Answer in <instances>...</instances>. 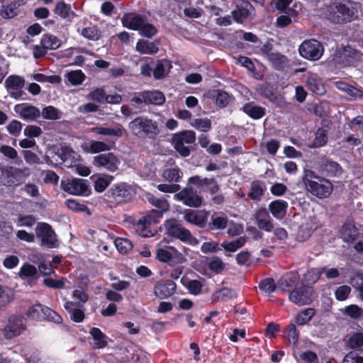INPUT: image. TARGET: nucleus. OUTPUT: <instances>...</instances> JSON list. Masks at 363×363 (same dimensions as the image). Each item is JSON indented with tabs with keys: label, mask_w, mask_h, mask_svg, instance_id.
Masks as SVG:
<instances>
[{
	"label": "nucleus",
	"mask_w": 363,
	"mask_h": 363,
	"mask_svg": "<svg viewBox=\"0 0 363 363\" xmlns=\"http://www.w3.org/2000/svg\"><path fill=\"white\" fill-rule=\"evenodd\" d=\"M259 288L265 293L271 294L276 290L277 286L272 278H266L259 283Z\"/></svg>",
	"instance_id": "nucleus-56"
},
{
	"label": "nucleus",
	"mask_w": 363,
	"mask_h": 363,
	"mask_svg": "<svg viewBox=\"0 0 363 363\" xmlns=\"http://www.w3.org/2000/svg\"><path fill=\"white\" fill-rule=\"evenodd\" d=\"M26 329V320L22 315H11L5 327L6 337L12 338L18 336Z\"/></svg>",
	"instance_id": "nucleus-17"
},
{
	"label": "nucleus",
	"mask_w": 363,
	"mask_h": 363,
	"mask_svg": "<svg viewBox=\"0 0 363 363\" xmlns=\"http://www.w3.org/2000/svg\"><path fill=\"white\" fill-rule=\"evenodd\" d=\"M306 86L311 92L320 96L326 91L322 79L317 74H312L307 78Z\"/></svg>",
	"instance_id": "nucleus-29"
},
{
	"label": "nucleus",
	"mask_w": 363,
	"mask_h": 363,
	"mask_svg": "<svg viewBox=\"0 0 363 363\" xmlns=\"http://www.w3.org/2000/svg\"><path fill=\"white\" fill-rule=\"evenodd\" d=\"M320 18L335 24H345L354 19V12L346 4L336 0L325 4L319 9Z\"/></svg>",
	"instance_id": "nucleus-2"
},
{
	"label": "nucleus",
	"mask_w": 363,
	"mask_h": 363,
	"mask_svg": "<svg viewBox=\"0 0 363 363\" xmlns=\"http://www.w3.org/2000/svg\"><path fill=\"white\" fill-rule=\"evenodd\" d=\"M180 169L178 167L165 169L163 177L169 182H178L181 178Z\"/></svg>",
	"instance_id": "nucleus-54"
},
{
	"label": "nucleus",
	"mask_w": 363,
	"mask_h": 363,
	"mask_svg": "<svg viewBox=\"0 0 363 363\" xmlns=\"http://www.w3.org/2000/svg\"><path fill=\"white\" fill-rule=\"evenodd\" d=\"M191 125L202 132H208L212 128L211 121L207 118H195L191 122Z\"/></svg>",
	"instance_id": "nucleus-50"
},
{
	"label": "nucleus",
	"mask_w": 363,
	"mask_h": 363,
	"mask_svg": "<svg viewBox=\"0 0 363 363\" xmlns=\"http://www.w3.org/2000/svg\"><path fill=\"white\" fill-rule=\"evenodd\" d=\"M194 187L199 189L200 191L204 189V187H208V192L213 195L220 189L215 178H201L199 175H194L189 178L186 186L179 191L175 195L177 199L182 201L183 203L191 208H198L203 203V198L200 196L197 190Z\"/></svg>",
	"instance_id": "nucleus-1"
},
{
	"label": "nucleus",
	"mask_w": 363,
	"mask_h": 363,
	"mask_svg": "<svg viewBox=\"0 0 363 363\" xmlns=\"http://www.w3.org/2000/svg\"><path fill=\"white\" fill-rule=\"evenodd\" d=\"M256 90L259 94L270 101H272L274 96L272 88L268 84H259Z\"/></svg>",
	"instance_id": "nucleus-62"
},
{
	"label": "nucleus",
	"mask_w": 363,
	"mask_h": 363,
	"mask_svg": "<svg viewBox=\"0 0 363 363\" xmlns=\"http://www.w3.org/2000/svg\"><path fill=\"white\" fill-rule=\"evenodd\" d=\"M46 306L41 303H35L30 306L26 312V315L28 318L36 320H45L44 311Z\"/></svg>",
	"instance_id": "nucleus-32"
},
{
	"label": "nucleus",
	"mask_w": 363,
	"mask_h": 363,
	"mask_svg": "<svg viewBox=\"0 0 363 363\" xmlns=\"http://www.w3.org/2000/svg\"><path fill=\"white\" fill-rule=\"evenodd\" d=\"M228 218L225 216H212L211 221L208 222L207 229L208 230H224L228 226Z\"/></svg>",
	"instance_id": "nucleus-42"
},
{
	"label": "nucleus",
	"mask_w": 363,
	"mask_h": 363,
	"mask_svg": "<svg viewBox=\"0 0 363 363\" xmlns=\"http://www.w3.org/2000/svg\"><path fill=\"white\" fill-rule=\"evenodd\" d=\"M40 43L44 45L47 50H56L61 45V40L50 33L44 34L40 40Z\"/></svg>",
	"instance_id": "nucleus-38"
},
{
	"label": "nucleus",
	"mask_w": 363,
	"mask_h": 363,
	"mask_svg": "<svg viewBox=\"0 0 363 363\" xmlns=\"http://www.w3.org/2000/svg\"><path fill=\"white\" fill-rule=\"evenodd\" d=\"M138 31L140 35L147 38H152L158 32L157 28L153 24L145 23V21Z\"/></svg>",
	"instance_id": "nucleus-51"
},
{
	"label": "nucleus",
	"mask_w": 363,
	"mask_h": 363,
	"mask_svg": "<svg viewBox=\"0 0 363 363\" xmlns=\"http://www.w3.org/2000/svg\"><path fill=\"white\" fill-rule=\"evenodd\" d=\"M236 9L232 11L231 14L234 21L238 23H242L243 20L247 19L254 7L247 0H236Z\"/></svg>",
	"instance_id": "nucleus-20"
},
{
	"label": "nucleus",
	"mask_w": 363,
	"mask_h": 363,
	"mask_svg": "<svg viewBox=\"0 0 363 363\" xmlns=\"http://www.w3.org/2000/svg\"><path fill=\"white\" fill-rule=\"evenodd\" d=\"M351 292V288L347 285H342L336 289L335 296L337 301H342L348 298Z\"/></svg>",
	"instance_id": "nucleus-61"
},
{
	"label": "nucleus",
	"mask_w": 363,
	"mask_h": 363,
	"mask_svg": "<svg viewBox=\"0 0 363 363\" xmlns=\"http://www.w3.org/2000/svg\"><path fill=\"white\" fill-rule=\"evenodd\" d=\"M298 50L303 58L309 60L320 59L323 52L321 43L316 40L303 41L299 46Z\"/></svg>",
	"instance_id": "nucleus-13"
},
{
	"label": "nucleus",
	"mask_w": 363,
	"mask_h": 363,
	"mask_svg": "<svg viewBox=\"0 0 363 363\" xmlns=\"http://www.w3.org/2000/svg\"><path fill=\"white\" fill-rule=\"evenodd\" d=\"M93 164L95 167H101L110 172H116L121 164V160L113 152L102 153L94 157Z\"/></svg>",
	"instance_id": "nucleus-15"
},
{
	"label": "nucleus",
	"mask_w": 363,
	"mask_h": 363,
	"mask_svg": "<svg viewBox=\"0 0 363 363\" xmlns=\"http://www.w3.org/2000/svg\"><path fill=\"white\" fill-rule=\"evenodd\" d=\"M340 234L345 242H353L359 238V232L353 221L347 220L341 227Z\"/></svg>",
	"instance_id": "nucleus-24"
},
{
	"label": "nucleus",
	"mask_w": 363,
	"mask_h": 363,
	"mask_svg": "<svg viewBox=\"0 0 363 363\" xmlns=\"http://www.w3.org/2000/svg\"><path fill=\"white\" fill-rule=\"evenodd\" d=\"M136 194V189L127 182L114 184L105 193L106 201L114 207L130 203Z\"/></svg>",
	"instance_id": "nucleus-4"
},
{
	"label": "nucleus",
	"mask_w": 363,
	"mask_h": 363,
	"mask_svg": "<svg viewBox=\"0 0 363 363\" xmlns=\"http://www.w3.org/2000/svg\"><path fill=\"white\" fill-rule=\"evenodd\" d=\"M80 35L87 40L97 41L101 37V31L96 25L90 23L89 26L81 30Z\"/></svg>",
	"instance_id": "nucleus-36"
},
{
	"label": "nucleus",
	"mask_w": 363,
	"mask_h": 363,
	"mask_svg": "<svg viewBox=\"0 0 363 363\" xmlns=\"http://www.w3.org/2000/svg\"><path fill=\"white\" fill-rule=\"evenodd\" d=\"M302 182L306 191L318 199L328 198L333 190V185L328 179L318 176L311 169H304Z\"/></svg>",
	"instance_id": "nucleus-3"
},
{
	"label": "nucleus",
	"mask_w": 363,
	"mask_h": 363,
	"mask_svg": "<svg viewBox=\"0 0 363 363\" xmlns=\"http://www.w3.org/2000/svg\"><path fill=\"white\" fill-rule=\"evenodd\" d=\"M18 276L22 279L33 278L35 280L39 277L37 268L30 264L25 263L20 269Z\"/></svg>",
	"instance_id": "nucleus-41"
},
{
	"label": "nucleus",
	"mask_w": 363,
	"mask_h": 363,
	"mask_svg": "<svg viewBox=\"0 0 363 363\" xmlns=\"http://www.w3.org/2000/svg\"><path fill=\"white\" fill-rule=\"evenodd\" d=\"M177 285L171 279H167L156 285L154 288V293L160 299L166 298L173 295L176 291Z\"/></svg>",
	"instance_id": "nucleus-26"
},
{
	"label": "nucleus",
	"mask_w": 363,
	"mask_h": 363,
	"mask_svg": "<svg viewBox=\"0 0 363 363\" xmlns=\"http://www.w3.org/2000/svg\"><path fill=\"white\" fill-rule=\"evenodd\" d=\"M111 146L102 141H91L89 145V152L92 154H96L111 150Z\"/></svg>",
	"instance_id": "nucleus-57"
},
{
	"label": "nucleus",
	"mask_w": 363,
	"mask_h": 363,
	"mask_svg": "<svg viewBox=\"0 0 363 363\" xmlns=\"http://www.w3.org/2000/svg\"><path fill=\"white\" fill-rule=\"evenodd\" d=\"M286 333L288 340L290 343H292L294 345L298 342L299 333H298L295 324L290 323L287 326Z\"/></svg>",
	"instance_id": "nucleus-59"
},
{
	"label": "nucleus",
	"mask_w": 363,
	"mask_h": 363,
	"mask_svg": "<svg viewBox=\"0 0 363 363\" xmlns=\"http://www.w3.org/2000/svg\"><path fill=\"white\" fill-rule=\"evenodd\" d=\"M167 235L191 246L199 245V240L193 236L191 231L183 226L177 220L171 218L166 220L164 224Z\"/></svg>",
	"instance_id": "nucleus-6"
},
{
	"label": "nucleus",
	"mask_w": 363,
	"mask_h": 363,
	"mask_svg": "<svg viewBox=\"0 0 363 363\" xmlns=\"http://www.w3.org/2000/svg\"><path fill=\"white\" fill-rule=\"evenodd\" d=\"M265 191L264 183L260 181H253L251 183L248 197L253 201H259Z\"/></svg>",
	"instance_id": "nucleus-35"
},
{
	"label": "nucleus",
	"mask_w": 363,
	"mask_h": 363,
	"mask_svg": "<svg viewBox=\"0 0 363 363\" xmlns=\"http://www.w3.org/2000/svg\"><path fill=\"white\" fill-rule=\"evenodd\" d=\"M196 133L191 130H184L174 133L171 138L170 143L175 151L182 157H189L192 148L186 145L194 144L196 145Z\"/></svg>",
	"instance_id": "nucleus-7"
},
{
	"label": "nucleus",
	"mask_w": 363,
	"mask_h": 363,
	"mask_svg": "<svg viewBox=\"0 0 363 363\" xmlns=\"http://www.w3.org/2000/svg\"><path fill=\"white\" fill-rule=\"evenodd\" d=\"M260 53L272 63L274 69L277 71H284L288 66L287 57L279 52H274L273 45L270 43L264 44L260 49Z\"/></svg>",
	"instance_id": "nucleus-8"
},
{
	"label": "nucleus",
	"mask_w": 363,
	"mask_h": 363,
	"mask_svg": "<svg viewBox=\"0 0 363 363\" xmlns=\"http://www.w3.org/2000/svg\"><path fill=\"white\" fill-rule=\"evenodd\" d=\"M184 220L190 225L199 228H206L208 224L209 212L206 210L185 209L182 212Z\"/></svg>",
	"instance_id": "nucleus-14"
},
{
	"label": "nucleus",
	"mask_w": 363,
	"mask_h": 363,
	"mask_svg": "<svg viewBox=\"0 0 363 363\" xmlns=\"http://www.w3.org/2000/svg\"><path fill=\"white\" fill-rule=\"evenodd\" d=\"M53 12L61 18L67 19L69 21L76 16V13L72 10L71 5L65 3L63 0L56 3Z\"/></svg>",
	"instance_id": "nucleus-28"
},
{
	"label": "nucleus",
	"mask_w": 363,
	"mask_h": 363,
	"mask_svg": "<svg viewBox=\"0 0 363 363\" xmlns=\"http://www.w3.org/2000/svg\"><path fill=\"white\" fill-rule=\"evenodd\" d=\"M43 133V130L40 126L36 125H28L24 128L23 134L28 138H38Z\"/></svg>",
	"instance_id": "nucleus-58"
},
{
	"label": "nucleus",
	"mask_w": 363,
	"mask_h": 363,
	"mask_svg": "<svg viewBox=\"0 0 363 363\" xmlns=\"http://www.w3.org/2000/svg\"><path fill=\"white\" fill-rule=\"evenodd\" d=\"M91 132L98 135H113L117 138H121L123 136V130L121 127L116 128H105L101 126L93 127L91 129Z\"/></svg>",
	"instance_id": "nucleus-37"
},
{
	"label": "nucleus",
	"mask_w": 363,
	"mask_h": 363,
	"mask_svg": "<svg viewBox=\"0 0 363 363\" xmlns=\"http://www.w3.org/2000/svg\"><path fill=\"white\" fill-rule=\"evenodd\" d=\"M113 179L114 177L110 174H103L99 177L94 182V190L98 193L104 191Z\"/></svg>",
	"instance_id": "nucleus-44"
},
{
	"label": "nucleus",
	"mask_w": 363,
	"mask_h": 363,
	"mask_svg": "<svg viewBox=\"0 0 363 363\" xmlns=\"http://www.w3.org/2000/svg\"><path fill=\"white\" fill-rule=\"evenodd\" d=\"M315 315V310L313 308H308L296 315L295 322L298 325L308 323Z\"/></svg>",
	"instance_id": "nucleus-43"
},
{
	"label": "nucleus",
	"mask_w": 363,
	"mask_h": 363,
	"mask_svg": "<svg viewBox=\"0 0 363 363\" xmlns=\"http://www.w3.org/2000/svg\"><path fill=\"white\" fill-rule=\"evenodd\" d=\"M342 363H363V357L356 351H351L345 356Z\"/></svg>",
	"instance_id": "nucleus-64"
},
{
	"label": "nucleus",
	"mask_w": 363,
	"mask_h": 363,
	"mask_svg": "<svg viewBox=\"0 0 363 363\" xmlns=\"http://www.w3.org/2000/svg\"><path fill=\"white\" fill-rule=\"evenodd\" d=\"M240 110L254 120L260 119L266 114L265 108L255 105L253 101L245 104Z\"/></svg>",
	"instance_id": "nucleus-27"
},
{
	"label": "nucleus",
	"mask_w": 363,
	"mask_h": 363,
	"mask_svg": "<svg viewBox=\"0 0 363 363\" xmlns=\"http://www.w3.org/2000/svg\"><path fill=\"white\" fill-rule=\"evenodd\" d=\"M149 201L157 209H152L147 213L150 216V220L154 223V224H157L160 222V220L162 218L164 213L169 210V204L166 199H158L154 196L150 198Z\"/></svg>",
	"instance_id": "nucleus-19"
},
{
	"label": "nucleus",
	"mask_w": 363,
	"mask_h": 363,
	"mask_svg": "<svg viewBox=\"0 0 363 363\" xmlns=\"http://www.w3.org/2000/svg\"><path fill=\"white\" fill-rule=\"evenodd\" d=\"M351 285L358 291L360 297L363 301V274H356L350 281Z\"/></svg>",
	"instance_id": "nucleus-60"
},
{
	"label": "nucleus",
	"mask_w": 363,
	"mask_h": 363,
	"mask_svg": "<svg viewBox=\"0 0 363 363\" xmlns=\"http://www.w3.org/2000/svg\"><path fill=\"white\" fill-rule=\"evenodd\" d=\"M257 227L266 232H272L274 229L273 220L266 208L257 209L254 214Z\"/></svg>",
	"instance_id": "nucleus-22"
},
{
	"label": "nucleus",
	"mask_w": 363,
	"mask_h": 363,
	"mask_svg": "<svg viewBox=\"0 0 363 363\" xmlns=\"http://www.w3.org/2000/svg\"><path fill=\"white\" fill-rule=\"evenodd\" d=\"M25 84L26 80L24 77L16 74L9 75L4 82L5 89L9 96L16 100L26 99L23 97L24 95H26L23 91Z\"/></svg>",
	"instance_id": "nucleus-9"
},
{
	"label": "nucleus",
	"mask_w": 363,
	"mask_h": 363,
	"mask_svg": "<svg viewBox=\"0 0 363 363\" xmlns=\"http://www.w3.org/2000/svg\"><path fill=\"white\" fill-rule=\"evenodd\" d=\"M289 299L298 306L310 304L312 302L311 291L305 286L293 289L289 294Z\"/></svg>",
	"instance_id": "nucleus-23"
},
{
	"label": "nucleus",
	"mask_w": 363,
	"mask_h": 363,
	"mask_svg": "<svg viewBox=\"0 0 363 363\" xmlns=\"http://www.w3.org/2000/svg\"><path fill=\"white\" fill-rule=\"evenodd\" d=\"M60 186L65 192L73 195L88 196L91 192L88 181L83 179L74 178L71 181L62 179Z\"/></svg>",
	"instance_id": "nucleus-11"
},
{
	"label": "nucleus",
	"mask_w": 363,
	"mask_h": 363,
	"mask_svg": "<svg viewBox=\"0 0 363 363\" xmlns=\"http://www.w3.org/2000/svg\"><path fill=\"white\" fill-rule=\"evenodd\" d=\"M214 97L216 106L220 108L225 107L230 102V95L223 90H217L216 95Z\"/></svg>",
	"instance_id": "nucleus-55"
},
{
	"label": "nucleus",
	"mask_w": 363,
	"mask_h": 363,
	"mask_svg": "<svg viewBox=\"0 0 363 363\" xmlns=\"http://www.w3.org/2000/svg\"><path fill=\"white\" fill-rule=\"evenodd\" d=\"M299 281V276L297 272H291L284 275L279 280V284L283 288L291 289L296 286Z\"/></svg>",
	"instance_id": "nucleus-39"
},
{
	"label": "nucleus",
	"mask_w": 363,
	"mask_h": 363,
	"mask_svg": "<svg viewBox=\"0 0 363 363\" xmlns=\"http://www.w3.org/2000/svg\"><path fill=\"white\" fill-rule=\"evenodd\" d=\"M14 111L20 118L27 121H35L40 116V109L31 104L23 103L16 104Z\"/></svg>",
	"instance_id": "nucleus-21"
},
{
	"label": "nucleus",
	"mask_w": 363,
	"mask_h": 363,
	"mask_svg": "<svg viewBox=\"0 0 363 363\" xmlns=\"http://www.w3.org/2000/svg\"><path fill=\"white\" fill-rule=\"evenodd\" d=\"M235 298H237L236 291L234 289L228 287H223L222 289L216 291L212 296L213 301H220L222 302H225Z\"/></svg>",
	"instance_id": "nucleus-33"
},
{
	"label": "nucleus",
	"mask_w": 363,
	"mask_h": 363,
	"mask_svg": "<svg viewBox=\"0 0 363 363\" xmlns=\"http://www.w3.org/2000/svg\"><path fill=\"white\" fill-rule=\"evenodd\" d=\"M136 50L141 54H155L159 51L155 43L139 40L136 44Z\"/></svg>",
	"instance_id": "nucleus-40"
},
{
	"label": "nucleus",
	"mask_w": 363,
	"mask_h": 363,
	"mask_svg": "<svg viewBox=\"0 0 363 363\" xmlns=\"http://www.w3.org/2000/svg\"><path fill=\"white\" fill-rule=\"evenodd\" d=\"M89 334L94 340V349H103L108 345V337L99 328H91Z\"/></svg>",
	"instance_id": "nucleus-31"
},
{
	"label": "nucleus",
	"mask_w": 363,
	"mask_h": 363,
	"mask_svg": "<svg viewBox=\"0 0 363 363\" xmlns=\"http://www.w3.org/2000/svg\"><path fill=\"white\" fill-rule=\"evenodd\" d=\"M40 113L42 117L45 120L56 121L61 118V112L52 106H45Z\"/></svg>",
	"instance_id": "nucleus-47"
},
{
	"label": "nucleus",
	"mask_w": 363,
	"mask_h": 363,
	"mask_svg": "<svg viewBox=\"0 0 363 363\" xmlns=\"http://www.w3.org/2000/svg\"><path fill=\"white\" fill-rule=\"evenodd\" d=\"M317 170L325 177H337L341 174L342 167L337 162L329 158L323 157L315 162Z\"/></svg>",
	"instance_id": "nucleus-18"
},
{
	"label": "nucleus",
	"mask_w": 363,
	"mask_h": 363,
	"mask_svg": "<svg viewBox=\"0 0 363 363\" xmlns=\"http://www.w3.org/2000/svg\"><path fill=\"white\" fill-rule=\"evenodd\" d=\"M14 298L13 293L8 288L0 285V306H5Z\"/></svg>",
	"instance_id": "nucleus-52"
},
{
	"label": "nucleus",
	"mask_w": 363,
	"mask_h": 363,
	"mask_svg": "<svg viewBox=\"0 0 363 363\" xmlns=\"http://www.w3.org/2000/svg\"><path fill=\"white\" fill-rule=\"evenodd\" d=\"M20 6L19 1H11L6 6H3L1 16L4 18H11L18 14V8Z\"/></svg>",
	"instance_id": "nucleus-48"
},
{
	"label": "nucleus",
	"mask_w": 363,
	"mask_h": 363,
	"mask_svg": "<svg viewBox=\"0 0 363 363\" xmlns=\"http://www.w3.org/2000/svg\"><path fill=\"white\" fill-rule=\"evenodd\" d=\"M126 221L134 226L135 231L141 237L150 238L154 236L156 233L155 230L151 229V225L154 223L150 220L147 213L138 219L133 216H129Z\"/></svg>",
	"instance_id": "nucleus-12"
},
{
	"label": "nucleus",
	"mask_w": 363,
	"mask_h": 363,
	"mask_svg": "<svg viewBox=\"0 0 363 363\" xmlns=\"http://www.w3.org/2000/svg\"><path fill=\"white\" fill-rule=\"evenodd\" d=\"M145 18L140 14L125 13L121 18V23L123 27L133 30H139Z\"/></svg>",
	"instance_id": "nucleus-25"
},
{
	"label": "nucleus",
	"mask_w": 363,
	"mask_h": 363,
	"mask_svg": "<svg viewBox=\"0 0 363 363\" xmlns=\"http://www.w3.org/2000/svg\"><path fill=\"white\" fill-rule=\"evenodd\" d=\"M115 245L118 252L121 254H125L133 248L132 242L126 238H117L115 240Z\"/></svg>",
	"instance_id": "nucleus-53"
},
{
	"label": "nucleus",
	"mask_w": 363,
	"mask_h": 363,
	"mask_svg": "<svg viewBox=\"0 0 363 363\" xmlns=\"http://www.w3.org/2000/svg\"><path fill=\"white\" fill-rule=\"evenodd\" d=\"M145 104L162 105L165 101V97L162 92L153 91H144Z\"/></svg>",
	"instance_id": "nucleus-34"
},
{
	"label": "nucleus",
	"mask_w": 363,
	"mask_h": 363,
	"mask_svg": "<svg viewBox=\"0 0 363 363\" xmlns=\"http://www.w3.org/2000/svg\"><path fill=\"white\" fill-rule=\"evenodd\" d=\"M30 174V169L27 167L17 168L9 167L5 172L6 185L9 186H18L26 181Z\"/></svg>",
	"instance_id": "nucleus-16"
},
{
	"label": "nucleus",
	"mask_w": 363,
	"mask_h": 363,
	"mask_svg": "<svg viewBox=\"0 0 363 363\" xmlns=\"http://www.w3.org/2000/svg\"><path fill=\"white\" fill-rule=\"evenodd\" d=\"M349 346L352 348H357L363 346V334L356 333L353 334L349 339Z\"/></svg>",
	"instance_id": "nucleus-63"
},
{
	"label": "nucleus",
	"mask_w": 363,
	"mask_h": 363,
	"mask_svg": "<svg viewBox=\"0 0 363 363\" xmlns=\"http://www.w3.org/2000/svg\"><path fill=\"white\" fill-rule=\"evenodd\" d=\"M246 243L245 237H239L235 240L231 242H223L221 243V247L226 251L234 252L238 249L241 248Z\"/></svg>",
	"instance_id": "nucleus-46"
},
{
	"label": "nucleus",
	"mask_w": 363,
	"mask_h": 363,
	"mask_svg": "<svg viewBox=\"0 0 363 363\" xmlns=\"http://www.w3.org/2000/svg\"><path fill=\"white\" fill-rule=\"evenodd\" d=\"M67 78L72 85L77 86L83 83L86 76L81 69H78L68 72Z\"/></svg>",
	"instance_id": "nucleus-49"
},
{
	"label": "nucleus",
	"mask_w": 363,
	"mask_h": 363,
	"mask_svg": "<svg viewBox=\"0 0 363 363\" xmlns=\"http://www.w3.org/2000/svg\"><path fill=\"white\" fill-rule=\"evenodd\" d=\"M131 133L140 139L155 140L160 133L157 121L146 116H138L128 123Z\"/></svg>",
	"instance_id": "nucleus-5"
},
{
	"label": "nucleus",
	"mask_w": 363,
	"mask_h": 363,
	"mask_svg": "<svg viewBox=\"0 0 363 363\" xmlns=\"http://www.w3.org/2000/svg\"><path fill=\"white\" fill-rule=\"evenodd\" d=\"M36 237L40 240L41 246L55 248L58 246L57 235L51 225L46 223H40L35 228Z\"/></svg>",
	"instance_id": "nucleus-10"
},
{
	"label": "nucleus",
	"mask_w": 363,
	"mask_h": 363,
	"mask_svg": "<svg viewBox=\"0 0 363 363\" xmlns=\"http://www.w3.org/2000/svg\"><path fill=\"white\" fill-rule=\"evenodd\" d=\"M328 142V130L319 128L315 133V138L313 140L311 147L317 148L324 146Z\"/></svg>",
	"instance_id": "nucleus-45"
},
{
	"label": "nucleus",
	"mask_w": 363,
	"mask_h": 363,
	"mask_svg": "<svg viewBox=\"0 0 363 363\" xmlns=\"http://www.w3.org/2000/svg\"><path fill=\"white\" fill-rule=\"evenodd\" d=\"M288 203L284 200L277 199L269 204V210L277 219H281L286 213Z\"/></svg>",
	"instance_id": "nucleus-30"
}]
</instances>
